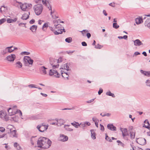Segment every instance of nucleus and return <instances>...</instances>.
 Returning <instances> with one entry per match:
<instances>
[{"mask_svg": "<svg viewBox=\"0 0 150 150\" xmlns=\"http://www.w3.org/2000/svg\"><path fill=\"white\" fill-rule=\"evenodd\" d=\"M71 124L72 125L76 128H78L79 126V123L78 122H76L75 121L74 122H73L71 123Z\"/></svg>", "mask_w": 150, "mask_h": 150, "instance_id": "obj_33", "label": "nucleus"}, {"mask_svg": "<svg viewBox=\"0 0 150 150\" xmlns=\"http://www.w3.org/2000/svg\"><path fill=\"white\" fill-rule=\"evenodd\" d=\"M14 146L18 150H19L21 149V147L19 145L17 142L14 143Z\"/></svg>", "mask_w": 150, "mask_h": 150, "instance_id": "obj_34", "label": "nucleus"}, {"mask_svg": "<svg viewBox=\"0 0 150 150\" xmlns=\"http://www.w3.org/2000/svg\"><path fill=\"white\" fill-rule=\"evenodd\" d=\"M130 134L131 139H134L135 137V132H130Z\"/></svg>", "mask_w": 150, "mask_h": 150, "instance_id": "obj_36", "label": "nucleus"}, {"mask_svg": "<svg viewBox=\"0 0 150 150\" xmlns=\"http://www.w3.org/2000/svg\"><path fill=\"white\" fill-rule=\"evenodd\" d=\"M105 135H106L105 138V139L109 142H112V140L108 136L107 134H105Z\"/></svg>", "mask_w": 150, "mask_h": 150, "instance_id": "obj_45", "label": "nucleus"}, {"mask_svg": "<svg viewBox=\"0 0 150 150\" xmlns=\"http://www.w3.org/2000/svg\"><path fill=\"white\" fill-rule=\"evenodd\" d=\"M95 99V98L93 99H91L90 100H89L88 101H87V103H91V102H93L94 100Z\"/></svg>", "mask_w": 150, "mask_h": 150, "instance_id": "obj_60", "label": "nucleus"}, {"mask_svg": "<svg viewBox=\"0 0 150 150\" xmlns=\"http://www.w3.org/2000/svg\"><path fill=\"white\" fill-rule=\"evenodd\" d=\"M30 14V12L27 11L26 13H25L23 15L21 18L23 20H26L29 18Z\"/></svg>", "mask_w": 150, "mask_h": 150, "instance_id": "obj_17", "label": "nucleus"}, {"mask_svg": "<svg viewBox=\"0 0 150 150\" xmlns=\"http://www.w3.org/2000/svg\"><path fill=\"white\" fill-rule=\"evenodd\" d=\"M28 86L30 88H37V87H35V85L34 84H30L28 85Z\"/></svg>", "mask_w": 150, "mask_h": 150, "instance_id": "obj_53", "label": "nucleus"}, {"mask_svg": "<svg viewBox=\"0 0 150 150\" xmlns=\"http://www.w3.org/2000/svg\"><path fill=\"white\" fill-rule=\"evenodd\" d=\"M5 130V129L3 127H0V131L1 132H4Z\"/></svg>", "mask_w": 150, "mask_h": 150, "instance_id": "obj_57", "label": "nucleus"}, {"mask_svg": "<svg viewBox=\"0 0 150 150\" xmlns=\"http://www.w3.org/2000/svg\"><path fill=\"white\" fill-rule=\"evenodd\" d=\"M136 140L137 142L141 145H144L146 143V139L143 138L136 139Z\"/></svg>", "mask_w": 150, "mask_h": 150, "instance_id": "obj_10", "label": "nucleus"}, {"mask_svg": "<svg viewBox=\"0 0 150 150\" xmlns=\"http://www.w3.org/2000/svg\"><path fill=\"white\" fill-rule=\"evenodd\" d=\"M143 18L142 17H139L135 19L136 23L137 24H139L143 22Z\"/></svg>", "mask_w": 150, "mask_h": 150, "instance_id": "obj_19", "label": "nucleus"}, {"mask_svg": "<svg viewBox=\"0 0 150 150\" xmlns=\"http://www.w3.org/2000/svg\"><path fill=\"white\" fill-rule=\"evenodd\" d=\"M92 120L93 122H98V120L96 118L93 117L92 118Z\"/></svg>", "mask_w": 150, "mask_h": 150, "instance_id": "obj_58", "label": "nucleus"}, {"mask_svg": "<svg viewBox=\"0 0 150 150\" xmlns=\"http://www.w3.org/2000/svg\"><path fill=\"white\" fill-rule=\"evenodd\" d=\"M103 92V90L102 88H100L98 92V94L100 95Z\"/></svg>", "mask_w": 150, "mask_h": 150, "instance_id": "obj_55", "label": "nucleus"}, {"mask_svg": "<svg viewBox=\"0 0 150 150\" xmlns=\"http://www.w3.org/2000/svg\"><path fill=\"white\" fill-rule=\"evenodd\" d=\"M11 121H13L15 122H17L18 120V117H16V116H13L11 117Z\"/></svg>", "mask_w": 150, "mask_h": 150, "instance_id": "obj_38", "label": "nucleus"}, {"mask_svg": "<svg viewBox=\"0 0 150 150\" xmlns=\"http://www.w3.org/2000/svg\"><path fill=\"white\" fill-rule=\"evenodd\" d=\"M7 52H8V50L7 49H6V47L4 50L1 51V53L3 55L6 54Z\"/></svg>", "mask_w": 150, "mask_h": 150, "instance_id": "obj_43", "label": "nucleus"}, {"mask_svg": "<svg viewBox=\"0 0 150 150\" xmlns=\"http://www.w3.org/2000/svg\"><path fill=\"white\" fill-rule=\"evenodd\" d=\"M40 1H42V3L46 6H49V7L51 6L49 4V2L46 0H39Z\"/></svg>", "mask_w": 150, "mask_h": 150, "instance_id": "obj_24", "label": "nucleus"}, {"mask_svg": "<svg viewBox=\"0 0 150 150\" xmlns=\"http://www.w3.org/2000/svg\"><path fill=\"white\" fill-rule=\"evenodd\" d=\"M107 127L108 129L112 131H116V128L114 126L113 124H109L107 125Z\"/></svg>", "mask_w": 150, "mask_h": 150, "instance_id": "obj_20", "label": "nucleus"}, {"mask_svg": "<svg viewBox=\"0 0 150 150\" xmlns=\"http://www.w3.org/2000/svg\"><path fill=\"white\" fill-rule=\"evenodd\" d=\"M59 21H60V20H58V21L57 20H54L53 21V23L54 24L55 28H63V27H62L60 24H59Z\"/></svg>", "mask_w": 150, "mask_h": 150, "instance_id": "obj_12", "label": "nucleus"}, {"mask_svg": "<svg viewBox=\"0 0 150 150\" xmlns=\"http://www.w3.org/2000/svg\"><path fill=\"white\" fill-rule=\"evenodd\" d=\"M16 3L20 4L21 9L24 11H28V10L30 9L32 6V5L30 4L24 3L22 4V3L17 1H16Z\"/></svg>", "mask_w": 150, "mask_h": 150, "instance_id": "obj_2", "label": "nucleus"}, {"mask_svg": "<svg viewBox=\"0 0 150 150\" xmlns=\"http://www.w3.org/2000/svg\"><path fill=\"white\" fill-rule=\"evenodd\" d=\"M113 27L115 29H117L119 27V26L117 25V23H114L113 24Z\"/></svg>", "mask_w": 150, "mask_h": 150, "instance_id": "obj_41", "label": "nucleus"}, {"mask_svg": "<svg viewBox=\"0 0 150 150\" xmlns=\"http://www.w3.org/2000/svg\"><path fill=\"white\" fill-rule=\"evenodd\" d=\"M109 5L113 7H115V3H110Z\"/></svg>", "mask_w": 150, "mask_h": 150, "instance_id": "obj_56", "label": "nucleus"}, {"mask_svg": "<svg viewBox=\"0 0 150 150\" xmlns=\"http://www.w3.org/2000/svg\"><path fill=\"white\" fill-rule=\"evenodd\" d=\"M140 72L141 73L144 74L145 75L148 76H150V71H146L142 70H140Z\"/></svg>", "mask_w": 150, "mask_h": 150, "instance_id": "obj_23", "label": "nucleus"}, {"mask_svg": "<svg viewBox=\"0 0 150 150\" xmlns=\"http://www.w3.org/2000/svg\"><path fill=\"white\" fill-rule=\"evenodd\" d=\"M16 131L15 130H14L11 132L10 136L12 137H17V135L16 133Z\"/></svg>", "mask_w": 150, "mask_h": 150, "instance_id": "obj_25", "label": "nucleus"}, {"mask_svg": "<svg viewBox=\"0 0 150 150\" xmlns=\"http://www.w3.org/2000/svg\"><path fill=\"white\" fill-rule=\"evenodd\" d=\"M16 106H14L13 108H10L8 109V111L9 115H13L16 113H18L20 114V117L22 116V113L21 111L20 110H18L16 109Z\"/></svg>", "mask_w": 150, "mask_h": 150, "instance_id": "obj_3", "label": "nucleus"}, {"mask_svg": "<svg viewBox=\"0 0 150 150\" xmlns=\"http://www.w3.org/2000/svg\"><path fill=\"white\" fill-rule=\"evenodd\" d=\"M5 113L4 112L2 111H0V117L1 118L3 119L4 116H5L4 115Z\"/></svg>", "mask_w": 150, "mask_h": 150, "instance_id": "obj_44", "label": "nucleus"}, {"mask_svg": "<svg viewBox=\"0 0 150 150\" xmlns=\"http://www.w3.org/2000/svg\"><path fill=\"white\" fill-rule=\"evenodd\" d=\"M49 75L50 76L54 75L57 78L59 77V74L57 71L54 70L50 69L49 71Z\"/></svg>", "mask_w": 150, "mask_h": 150, "instance_id": "obj_9", "label": "nucleus"}, {"mask_svg": "<svg viewBox=\"0 0 150 150\" xmlns=\"http://www.w3.org/2000/svg\"><path fill=\"white\" fill-rule=\"evenodd\" d=\"M69 125H65L64 127L67 131H72L73 130V129L69 127Z\"/></svg>", "mask_w": 150, "mask_h": 150, "instance_id": "obj_32", "label": "nucleus"}, {"mask_svg": "<svg viewBox=\"0 0 150 150\" xmlns=\"http://www.w3.org/2000/svg\"><path fill=\"white\" fill-rule=\"evenodd\" d=\"M6 21V19L2 18L0 20V25L4 23Z\"/></svg>", "mask_w": 150, "mask_h": 150, "instance_id": "obj_50", "label": "nucleus"}, {"mask_svg": "<svg viewBox=\"0 0 150 150\" xmlns=\"http://www.w3.org/2000/svg\"><path fill=\"white\" fill-rule=\"evenodd\" d=\"M47 68L44 66H42L40 67V70L41 74L43 75H45L47 74V72L46 69Z\"/></svg>", "mask_w": 150, "mask_h": 150, "instance_id": "obj_15", "label": "nucleus"}, {"mask_svg": "<svg viewBox=\"0 0 150 150\" xmlns=\"http://www.w3.org/2000/svg\"><path fill=\"white\" fill-rule=\"evenodd\" d=\"M48 7L49 10L51 11L50 12V15L52 16V17L53 19H56L58 18L57 13L55 12L54 10L52 11L51 6H50V7L48 6Z\"/></svg>", "mask_w": 150, "mask_h": 150, "instance_id": "obj_7", "label": "nucleus"}, {"mask_svg": "<svg viewBox=\"0 0 150 150\" xmlns=\"http://www.w3.org/2000/svg\"><path fill=\"white\" fill-rule=\"evenodd\" d=\"M17 20V18H15L13 19H7V21L8 23H11L16 22Z\"/></svg>", "mask_w": 150, "mask_h": 150, "instance_id": "obj_35", "label": "nucleus"}, {"mask_svg": "<svg viewBox=\"0 0 150 150\" xmlns=\"http://www.w3.org/2000/svg\"><path fill=\"white\" fill-rule=\"evenodd\" d=\"M5 116H4L3 119H4L6 121H7L9 119V117L7 115H6V113L4 115Z\"/></svg>", "mask_w": 150, "mask_h": 150, "instance_id": "obj_47", "label": "nucleus"}, {"mask_svg": "<svg viewBox=\"0 0 150 150\" xmlns=\"http://www.w3.org/2000/svg\"><path fill=\"white\" fill-rule=\"evenodd\" d=\"M88 38H89L91 37V34L89 33H88L86 34Z\"/></svg>", "mask_w": 150, "mask_h": 150, "instance_id": "obj_62", "label": "nucleus"}, {"mask_svg": "<svg viewBox=\"0 0 150 150\" xmlns=\"http://www.w3.org/2000/svg\"><path fill=\"white\" fill-rule=\"evenodd\" d=\"M65 41L68 43H70L71 42L72 40V38L71 37L67 38L65 39Z\"/></svg>", "mask_w": 150, "mask_h": 150, "instance_id": "obj_40", "label": "nucleus"}, {"mask_svg": "<svg viewBox=\"0 0 150 150\" xmlns=\"http://www.w3.org/2000/svg\"><path fill=\"white\" fill-rule=\"evenodd\" d=\"M35 22V20L34 19H33L30 21V23L31 24H32L34 23Z\"/></svg>", "mask_w": 150, "mask_h": 150, "instance_id": "obj_61", "label": "nucleus"}, {"mask_svg": "<svg viewBox=\"0 0 150 150\" xmlns=\"http://www.w3.org/2000/svg\"><path fill=\"white\" fill-rule=\"evenodd\" d=\"M106 94L108 96H112L113 97H115V96L113 93H111V92L109 91L106 93Z\"/></svg>", "mask_w": 150, "mask_h": 150, "instance_id": "obj_37", "label": "nucleus"}, {"mask_svg": "<svg viewBox=\"0 0 150 150\" xmlns=\"http://www.w3.org/2000/svg\"><path fill=\"white\" fill-rule=\"evenodd\" d=\"M37 26L35 25H33L30 27V29L31 30L32 32H35L36 31L37 29Z\"/></svg>", "mask_w": 150, "mask_h": 150, "instance_id": "obj_27", "label": "nucleus"}, {"mask_svg": "<svg viewBox=\"0 0 150 150\" xmlns=\"http://www.w3.org/2000/svg\"><path fill=\"white\" fill-rule=\"evenodd\" d=\"M146 83L147 86H150V80H146Z\"/></svg>", "mask_w": 150, "mask_h": 150, "instance_id": "obj_54", "label": "nucleus"}, {"mask_svg": "<svg viewBox=\"0 0 150 150\" xmlns=\"http://www.w3.org/2000/svg\"><path fill=\"white\" fill-rule=\"evenodd\" d=\"M145 123L144 126L145 127L147 128H150V124L149 123L148 120H146L144 122Z\"/></svg>", "mask_w": 150, "mask_h": 150, "instance_id": "obj_26", "label": "nucleus"}, {"mask_svg": "<svg viewBox=\"0 0 150 150\" xmlns=\"http://www.w3.org/2000/svg\"><path fill=\"white\" fill-rule=\"evenodd\" d=\"M134 45L135 46H139L143 44L142 42L139 40L137 39L134 41Z\"/></svg>", "mask_w": 150, "mask_h": 150, "instance_id": "obj_21", "label": "nucleus"}, {"mask_svg": "<svg viewBox=\"0 0 150 150\" xmlns=\"http://www.w3.org/2000/svg\"><path fill=\"white\" fill-rule=\"evenodd\" d=\"M103 13L104 14L105 16H107L108 15L107 13L106 12V11H105V10H104L103 11Z\"/></svg>", "mask_w": 150, "mask_h": 150, "instance_id": "obj_63", "label": "nucleus"}, {"mask_svg": "<svg viewBox=\"0 0 150 150\" xmlns=\"http://www.w3.org/2000/svg\"><path fill=\"white\" fill-rule=\"evenodd\" d=\"M100 129L102 132H103L104 131V126L101 124H100Z\"/></svg>", "mask_w": 150, "mask_h": 150, "instance_id": "obj_52", "label": "nucleus"}, {"mask_svg": "<svg viewBox=\"0 0 150 150\" xmlns=\"http://www.w3.org/2000/svg\"><path fill=\"white\" fill-rule=\"evenodd\" d=\"M117 143H118V145L121 146H122V147H124V146H125L124 144L122 142L120 141L117 140Z\"/></svg>", "mask_w": 150, "mask_h": 150, "instance_id": "obj_39", "label": "nucleus"}, {"mask_svg": "<svg viewBox=\"0 0 150 150\" xmlns=\"http://www.w3.org/2000/svg\"><path fill=\"white\" fill-rule=\"evenodd\" d=\"M81 32H82V34L84 36H86V35L84 33H87L88 32V30H83Z\"/></svg>", "mask_w": 150, "mask_h": 150, "instance_id": "obj_49", "label": "nucleus"}, {"mask_svg": "<svg viewBox=\"0 0 150 150\" xmlns=\"http://www.w3.org/2000/svg\"><path fill=\"white\" fill-rule=\"evenodd\" d=\"M33 9L35 14L38 16L40 15L43 10L42 5L41 4H37L33 7Z\"/></svg>", "mask_w": 150, "mask_h": 150, "instance_id": "obj_4", "label": "nucleus"}, {"mask_svg": "<svg viewBox=\"0 0 150 150\" xmlns=\"http://www.w3.org/2000/svg\"><path fill=\"white\" fill-rule=\"evenodd\" d=\"M57 61H58V63H59L61 62H62V58L61 57L59 58L58 60Z\"/></svg>", "mask_w": 150, "mask_h": 150, "instance_id": "obj_64", "label": "nucleus"}, {"mask_svg": "<svg viewBox=\"0 0 150 150\" xmlns=\"http://www.w3.org/2000/svg\"><path fill=\"white\" fill-rule=\"evenodd\" d=\"M82 46H87V43L85 42H83L81 43Z\"/></svg>", "mask_w": 150, "mask_h": 150, "instance_id": "obj_59", "label": "nucleus"}, {"mask_svg": "<svg viewBox=\"0 0 150 150\" xmlns=\"http://www.w3.org/2000/svg\"><path fill=\"white\" fill-rule=\"evenodd\" d=\"M57 59L51 58L50 59V63L53 69L57 68L59 65L58 64Z\"/></svg>", "mask_w": 150, "mask_h": 150, "instance_id": "obj_6", "label": "nucleus"}, {"mask_svg": "<svg viewBox=\"0 0 150 150\" xmlns=\"http://www.w3.org/2000/svg\"><path fill=\"white\" fill-rule=\"evenodd\" d=\"M121 130L122 132V135L123 137L129 135L127 129L126 128L121 129Z\"/></svg>", "mask_w": 150, "mask_h": 150, "instance_id": "obj_18", "label": "nucleus"}, {"mask_svg": "<svg viewBox=\"0 0 150 150\" xmlns=\"http://www.w3.org/2000/svg\"><path fill=\"white\" fill-rule=\"evenodd\" d=\"M86 123H81L79 124V127L83 129H84V128L86 127Z\"/></svg>", "mask_w": 150, "mask_h": 150, "instance_id": "obj_42", "label": "nucleus"}, {"mask_svg": "<svg viewBox=\"0 0 150 150\" xmlns=\"http://www.w3.org/2000/svg\"><path fill=\"white\" fill-rule=\"evenodd\" d=\"M37 143L38 147H42L44 149L48 148L52 144V142L50 140L42 137L38 139Z\"/></svg>", "mask_w": 150, "mask_h": 150, "instance_id": "obj_1", "label": "nucleus"}, {"mask_svg": "<svg viewBox=\"0 0 150 150\" xmlns=\"http://www.w3.org/2000/svg\"><path fill=\"white\" fill-rule=\"evenodd\" d=\"M48 126L43 125L42 124L41 125H38L37 127L39 131L41 132H42L46 130L48 128Z\"/></svg>", "mask_w": 150, "mask_h": 150, "instance_id": "obj_8", "label": "nucleus"}, {"mask_svg": "<svg viewBox=\"0 0 150 150\" xmlns=\"http://www.w3.org/2000/svg\"><path fill=\"white\" fill-rule=\"evenodd\" d=\"M35 137H32L30 139V142L32 145H34V143L37 142V139L35 138Z\"/></svg>", "mask_w": 150, "mask_h": 150, "instance_id": "obj_29", "label": "nucleus"}, {"mask_svg": "<svg viewBox=\"0 0 150 150\" xmlns=\"http://www.w3.org/2000/svg\"><path fill=\"white\" fill-rule=\"evenodd\" d=\"M8 52L11 53L13 52L15 50L17 49V48L13 47V46L6 47Z\"/></svg>", "mask_w": 150, "mask_h": 150, "instance_id": "obj_22", "label": "nucleus"}, {"mask_svg": "<svg viewBox=\"0 0 150 150\" xmlns=\"http://www.w3.org/2000/svg\"><path fill=\"white\" fill-rule=\"evenodd\" d=\"M64 30V28H60V29H59L56 30H54L53 32L55 35H58L59 34H62L63 33V30L65 32Z\"/></svg>", "mask_w": 150, "mask_h": 150, "instance_id": "obj_14", "label": "nucleus"}, {"mask_svg": "<svg viewBox=\"0 0 150 150\" xmlns=\"http://www.w3.org/2000/svg\"><path fill=\"white\" fill-rule=\"evenodd\" d=\"M103 47V46H101V45L98 44L95 46V48L97 49H100Z\"/></svg>", "mask_w": 150, "mask_h": 150, "instance_id": "obj_48", "label": "nucleus"}, {"mask_svg": "<svg viewBox=\"0 0 150 150\" xmlns=\"http://www.w3.org/2000/svg\"><path fill=\"white\" fill-rule=\"evenodd\" d=\"M68 139V137L67 136L62 134H60L59 137V140L63 142L67 141Z\"/></svg>", "mask_w": 150, "mask_h": 150, "instance_id": "obj_11", "label": "nucleus"}, {"mask_svg": "<svg viewBox=\"0 0 150 150\" xmlns=\"http://www.w3.org/2000/svg\"><path fill=\"white\" fill-rule=\"evenodd\" d=\"M91 137L92 138L94 139L96 138V134L94 130L92 129L91 130Z\"/></svg>", "mask_w": 150, "mask_h": 150, "instance_id": "obj_30", "label": "nucleus"}, {"mask_svg": "<svg viewBox=\"0 0 150 150\" xmlns=\"http://www.w3.org/2000/svg\"><path fill=\"white\" fill-rule=\"evenodd\" d=\"M69 64L67 63L63 65L62 68V69H65L67 71L69 70Z\"/></svg>", "mask_w": 150, "mask_h": 150, "instance_id": "obj_28", "label": "nucleus"}, {"mask_svg": "<svg viewBox=\"0 0 150 150\" xmlns=\"http://www.w3.org/2000/svg\"><path fill=\"white\" fill-rule=\"evenodd\" d=\"M23 60L26 66H27L28 64L32 65L33 62V60L30 57L28 56L24 57Z\"/></svg>", "mask_w": 150, "mask_h": 150, "instance_id": "obj_5", "label": "nucleus"}, {"mask_svg": "<svg viewBox=\"0 0 150 150\" xmlns=\"http://www.w3.org/2000/svg\"><path fill=\"white\" fill-rule=\"evenodd\" d=\"M16 67L17 68H20L22 67V64L19 61H18L15 64Z\"/></svg>", "mask_w": 150, "mask_h": 150, "instance_id": "obj_31", "label": "nucleus"}, {"mask_svg": "<svg viewBox=\"0 0 150 150\" xmlns=\"http://www.w3.org/2000/svg\"><path fill=\"white\" fill-rule=\"evenodd\" d=\"M55 120L57 121L56 125H57L58 126H61L63 125L65 123V121L62 119H55Z\"/></svg>", "mask_w": 150, "mask_h": 150, "instance_id": "obj_16", "label": "nucleus"}, {"mask_svg": "<svg viewBox=\"0 0 150 150\" xmlns=\"http://www.w3.org/2000/svg\"><path fill=\"white\" fill-rule=\"evenodd\" d=\"M30 54V53L27 52H22L21 53V54L22 55H29Z\"/></svg>", "mask_w": 150, "mask_h": 150, "instance_id": "obj_51", "label": "nucleus"}, {"mask_svg": "<svg viewBox=\"0 0 150 150\" xmlns=\"http://www.w3.org/2000/svg\"><path fill=\"white\" fill-rule=\"evenodd\" d=\"M16 58V56L14 54H12L11 55L8 56L6 57L7 59L10 62H13Z\"/></svg>", "mask_w": 150, "mask_h": 150, "instance_id": "obj_13", "label": "nucleus"}, {"mask_svg": "<svg viewBox=\"0 0 150 150\" xmlns=\"http://www.w3.org/2000/svg\"><path fill=\"white\" fill-rule=\"evenodd\" d=\"M48 27V24L47 23H45L42 26V30L44 31H45V28H47Z\"/></svg>", "mask_w": 150, "mask_h": 150, "instance_id": "obj_46", "label": "nucleus"}]
</instances>
